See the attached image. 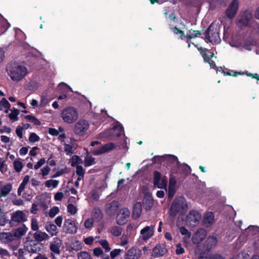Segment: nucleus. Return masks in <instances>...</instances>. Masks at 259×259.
Wrapping results in <instances>:
<instances>
[{
  "label": "nucleus",
  "mask_w": 259,
  "mask_h": 259,
  "mask_svg": "<svg viewBox=\"0 0 259 259\" xmlns=\"http://www.w3.org/2000/svg\"><path fill=\"white\" fill-rule=\"evenodd\" d=\"M33 236L35 239L34 241L38 243V242L48 240L50 238L49 236L46 233L42 232L41 231L34 233Z\"/></svg>",
  "instance_id": "obj_23"
},
{
  "label": "nucleus",
  "mask_w": 259,
  "mask_h": 259,
  "mask_svg": "<svg viewBox=\"0 0 259 259\" xmlns=\"http://www.w3.org/2000/svg\"><path fill=\"white\" fill-rule=\"evenodd\" d=\"M100 245L104 248L105 252H108L110 250L111 248L109 246L108 242L105 239H102L99 241Z\"/></svg>",
  "instance_id": "obj_39"
},
{
  "label": "nucleus",
  "mask_w": 259,
  "mask_h": 259,
  "mask_svg": "<svg viewBox=\"0 0 259 259\" xmlns=\"http://www.w3.org/2000/svg\"><path fill=\"white\" fill-rule=\"evenodd\" d=\"M27 220L26 214L22 210H17L11 213L10 225L13 226L16 224H22Z\"/></svg>",
  "instance_id": "obj_5"
},
{
  "label": "nucleus",
  "mask_w": 259,
  "mask_h": 259,
  "mask_svg": "<svg viewBox=\"0 0 259 259\" xmlns=\"http://www.w3.org/2000/svg\"><path fill=\"white\" fill-rule=\"evenodd\" d=\"M130 211L127 208H122L117 213L116 223L118 225L122 226L125 225L129 218Z\"/></svg>",
  "instance_id": "obj_9"
},
{
  "label": "nucleus",
  "mask_w": 259,
  "mask_h": 259,
  "mask_svg": "<svg viewBox=\"0 0 259 259\" xmlns=\"http://www.w3.org/2000/svg\"><path fill=\"white\" fill-rule=\"evenodd\" d=\"M63 230L66 233L73 234L76 232L77 228L73 221L71 220L67 219L65 220L64 223Z\"/></svg>",
  "instance_id": "obj_16"
},
{
  "label": "nucleus",
  "mask_w": 259,
  "mask_h": 259,
  "mask_svg": "<svg viewBox=\"0 0 259 259\" xmlns=\"http://www.w3.org/2000/svg\"><path fill=\"white\" fill-rule=\"evenodd\" d=\"M142 208L141 206L139 204H136L133 207V215L135 218H139L141 213Z\"/></svg>",
  "instance_id": "obj_32"
},
{
  "label": "nucleus",
  "mask_w": 259,
  "mask_h": 259,
  "mask_svg": "<svg viewBox=\"0 0 259 259\" xmlns=\"http://www.w3.org/2000/svg\"><path fill=\"white\" fill-rule=\"evenodd\" d=\"M250 18L251 15L248 12H245L241 16V18L238 20V22L242 23L243 26H247L249 24Z\"/></svg>",
  "instance_id": "obj_25"
},
{
  "label": "nucleus",
  "mask_w": 259,
  "mask_h": 259,
  "mask_svg": "<svg viewBox=\"0 0 259 259\" xmlns=\"http://www.w3.org/2000/svg\"><path fill=\"white\" fill-rule=\"evenodd\" d=\"M31 227L33 231H37L38 229V226L37 221L35 218H32L31 220Z\"/></svg>",
  "instance_id": "obj_47"
},
{
  "label": "nucleus",
  "mask_w": 259,
  "mask_h": 259,
  "mask_svg": "<svg viewBox=\"0 0 259 259\" xmlns=\"http://www.w3.org/2000/svg\"><path fill=\"white\" fill-rule=\"evenodd\" d=\"M198 51L200 52L201 55H202L204 61H207L206 59L207 58V54H206V52L208 51V49L200 47L198 49Z\"/></svg>",
  "instance_id": "obj_48"
},
{
  "label": "nucleus",
  "mask_w": 259,
  "mask_h": 259,
  "mask_svg": "<svg viewBox=\"0 0 259 259\" xmlns=\"http://www.w3.org/2000/svg\"><path fill=\"white\" fill-rule=\"evenodd\" d=\"M12 185L10 183H8L3 186L1 188L0 192V196L6 197L7 196L10 191L12 190Z\"/></svg>",
  "instance_id": "obj_28"
},
{
  "label": "nucleus",
  "mask_w": 259,
  "mask_h": 259,
  "mask_svg": "<svg viewBox=\"0 0 259 259\" xmlns=\"http://www.w3.org/2000/svg\"><path fill=\"white\" fill-rule=\"evenodd\" d=\"M72 146L70 144H66L64 146V150L67 153V154L72 153Z\"/></svg>",
  "instance_id": "obj_59"
},
{
  "label": "nucleus",
  "mask_w": 259,
  "mask_h": 259,
  "mask_svg": "<svg viewBox=\"0 0 259 259\" xmlns=\"http://www.w3.org/2000/svg\"><path fill=\"white\" fill-rule=\"evenodd\" d=\"M25 244V249L29 252L36 253L40 251L41 248L39 243L29 236L26 238Z\"/></svg>",
  "instance_id": "obj_8"
},
{
  "label": "nucleus",
  "mask_w": 259,
  "mask_h": 259,
  "mask_svg": "<svg viewBox=\"0 0 259 259\" xmlns=\"http://www.w3.org/2000/svg\"><path fill=\"white\" fill-rule=\"evenodd\" d=\"M62 245V240L59 237L53 238V241L50 243V249L52 252L59 255L60 254V247Z\"/></svg>",
  "instance_id": "obj_15"
},
{
  "label": "nucleus",
  "mask_w": 259,
  "mask_h": 259,
  "mask_svg": "<svg viewBox=\"0 0 259 259\" xmlns=\"http://www.w3.org/2000/svg\"><path fill=\"white\" fill-rule=\"evenodd\" d=\"M82 163V159L77 155H74L72 158L71 166L74 167Z\"/></svg>",
  "instance_id": "obj_37"
},
{
  "label": "nucleus",
  "mask_w": 259,
  "mask_h": 259,
  "mask_svg": "<svg viewBox=\"0 0 259 259\" xmlns=\"http://www.w3.org/2000/svg\"><path fill=\"white\" fill-rule=\"evenodd\" d=\"M59 211V209L57 206H54L51 208L49 211V217L54 218Z\"/></svg>",
  "instance_id": "obj_43"
},
{
  "label": "nucleus",
  "mask_w": 259,
  "mask_h": 259,
  "mask_svg": "<svg viewBox=\"0 0 259 259\" xmlns=\"http://www.w3.org/2000/svg\"><path fill=\"white\" fill-rule=\"evenodd\" d=\"M167 252V249L164 244H157L153 249L152 256L154 258L162 256Z\"/></svg>",
  "instance_id": "obj_12"
},
{
  "label": "nucleus",
  "mask_w": 259,
  "mask_h": 259,
  "mask_svg": "<svg viewBox=\"0 0 259 259\" xmlns=\"http://www.w3.org/2000/svg\"><path fill=\"white\" fill-rule=\"evenodd\" d=\"M27 230V227L24 224H22L21 227L15 230L14 231V236L17 238L21 237L25 234Z\"/></svg>",
  "instance_id": "obj_24"
},
{
  "label": "nucleus",
  "mask_w": 259,
  "mask_h": 259,
  "mask_svg": "<svg viewBox=\"0 0 259 259\" xmlns=\"http://www.w3.org/2000/svg\"><path fill=\"white\" fill-rule=\"evenodd\" d=\"M217 238L214 236H210L206 240L207 247L209 249L213 248L217 244Z\"/></svg>",
  "instance_id": "obj_29"
},
{
  "label": "nucleus",
  "mask_w": 259,
  "mask_h": 259,
  "mask_svg": "<svg viewBox=\"0 0 259 259\" xmlns=\"http://www.w3.org/2000/svg\"><path fill=\"white\" fill-rule=\"evenodd\" d=\"M201 219V214L198 211L191 210L186 217V222L192 227H195L198 224Z\"/></svg>",
  "instance_id": "obj_7"
},
{
  "label": "nucleus",
  "mask_w": 259,
  "mask_h": 259,
  "mask_svg": "<svg viewBox=\"0 0 259 259\" xmlns=\"http://www.w3.org/2000/svg\"><path fill=\"white\" fill-rule=\"evenodd\" d=\"M19 114V110L17 109L13 108L11 113L9 115V117L14 121L18 120V115Z\"/></svg>",
  "instance_id": "obj_35"
},
{
  "label": "nucleus",
  "mask_w": 259,
  "mask_h": 259,
  "mask_svg": "<svg viewBox=\"0 0 259 259\" xmlns=\"http://www.w3.org/2000/svg\"><path fill=\"white\" fill-rule=\"evenodd\" d=\"M78 259H92L91 255L87 251H81L78 254Z\"/></svg>",
  "instance_id": "obj_41"
},
{
  "label": "nucleus",
  "mask_w": 259,
  "mask_h": 259,
  "mask_svg": "<svg viewBox=\"0 0 259 259\" xmlns=\"http://www.w3.org/2000/svg\"><path fill=\"white\" fill-rule=\"evenodd\" d=\"M239 2L238 0H232L226 11V16L232 19L235 17L238 10Z\"/></svg>",
  "instance_id": "obj_10"
},
{
  "label": "nucleus",
  "mask_w": 259,
  "mask_h": 259,
  "mask_svg": "<svg viewBox=\"0 0 259 259\" xmlns=\"http://www.w3.org/2000/svg\"><path fill=\"white\" fill-rule=\"evenodd\" d=\"M176 193L175 188L168 187V197L169 199H171Z\"/></svg>",
  "instance_id": "obj_57"
},
{
  "label": "nucleus",
  "mask_w": 259,
  "mask_h": 259,
  "mask_svg": "<svg viewBox=\"0 0 259 259\" xmlns=\"http://www.w3.org/2000/svg\"><path fill=\"white\" fill-rule=\"evenodd\" d=\"M91 198L95 200L98 201L99 199V195L97 191H93L91 193Z\"/></svg>",
  "instance_id": "obj_64"
},
{
  "label": "nucleus",
  "mask_w": 259,
  "mask_h": 259,
  "mask_svg": "<svg viewBox=\"0 0 259 259\" xmlns=\"http://www.w3.org/2000/svg\"><path fill=\"white\" fill-rule=\"evenodd\" d=\"M61 117L65 122L72 123L77 119L78 114L74 107H69L62 111Z\"/></svg>",
  "instance_id": "obj_3"
},
{
  "label": "nucleus",
  "mask_w": 259,
  "mask_h": 259,
  "mask_svg": "<svg viewBox=\"0 0 259 259\" xmlns=\"http://www.w3.org/2000/svg\"><path fill=\"white\" fill-rule=\"evenodd\" d=\"M115 147L116 146L113 143H109L103 145L99 149L94 150L93 152V154L94 155H99L105 153L109 152L115 149Z\"/></svg>",
  "instance_id": "obj_14"
},
{
  "label": "nucleus",
  "mask_w": 259,
  "mask_h": 259,
  "mask_svg": "<svg viewBox=\"0 0 259 259\" xmlns=\"http://www.w3.org/2000/svg\"><path fill=\"white\" fill-rule=\"evenodd\" d=\"M0 256L2 258H4L5 256L10 257V254L7 249L0 248Z\"/></svg>",
  "instance_id": "obj_54"
},
{
  "label": "nucleus",
  "mask_w": 259,
  "mask_h": 259,
  "mask_svg": "<svg viewBox=\"0 0 259 259\" xmlns=\"http://www.w3.org/2000/svg\"><path fill=\"white\" fill-rule=\"evenodd\" d=\"M76 173L78 176L84 177L85 171L83 169L82 166L80 165H76Z\"/></svg>",
  "instance_id": "obj_44"
},
{
  "label": "nucleus",
  "mask_w": 259,
  "mask_h": 259,
  "mask_svg": "<svg viewBox=\"0 0 259 259\" xmlns=\"http://www.w3.org/2000/svg\"><path fill=\"white\" fill-rule=\"evenodd\" d=\"M67 211L71 214H75L77 211V208L73 204H69L67 205Z\"/></svg>",
  "instance_id": "obj_42"
},
{
  "label": "nucleus",
  "mask_w": 259,
  "mask_h": 259,
  "mask_svg": "<svg viewBox=\"0 0 259 259\" xmlns=\"http://www.w3.org/2000/svg\"><path fill=\"white\" fill-rule=\"evenodd\" d=\"M40 140L39 137L34 133H30L29 137V141L31 143H34L39 141Z\"/></svg>",
  "instance_id": "obj_40"
},
{
  "label": "nucleus",
  "mask_w": 259,
  "mask_h": 259,
  "mask_svg": "<svg viewBox=\"0 0 259 259\" xmlns=\"http://www.w3.org/2000/svg\"><path fill=\"white\" fill-rule=\"evenodd\" d=\"M27 184L24 183V182H22L20 185L18 189V195L20 196L21 195L22 192L24 191L26 185Z\"/></svg>",
  "instance_id": "obj_56"
},
{
  "label": "nucleus",
  "mask_w": 259,
  "mask_h": 259,
  "mask_svg": "<svg viewBox=\"0 0 259 259\" xmlns=\"http://www.w3.org/2000/svg\"><path fill=\"white\" fill-rule=\"evenodd\" d=\"M90 124L88 121L84 119L79 120L75 125L74 133L77 136H83L88 130Z\"/></svg>",
  "instance_id": "obj_6"
},
{
  "label": "nucleus",
  "mask_w": 259,
  "mask_h": 259,
  "mask_svg": "<svg viewBox=\"0 0 259 259\" xmlns=\"http://www.w3.org/2000/svg\"><path fill=\"white\" fill-rule=\"evenodd\" d=\"M201 34V31L199 30H194L192 29H190L188 33L185 35V38L186 39V41H188L192 38L198 37Z\"/></svg>",
  "instance_id": "obj_27"
},
{
  "label": "nucleus",
  "mask_w": 259,
  "mask_h": 259,
  "mask_svg": "<svg viewBox=\"0 0 259 259\" xmlns=\"http://www.w3.org/2000/svg\"><path fill=\"white\" fill-rule=\"evenodd\" d=\"M204 35L205 36L204 39L211 43H217L221 41L219 30L212 24L204 31Z\"/></svg>",
  "instance_id": "obj_4"
},
{
  "label": "nucleus",
  "mask_w": 259,
  "mask_h": 259,
  "mask_svg": "<svg viewBox=\"0 0 259 259\" xmlns=\"http://www.w3.org/2000/svg\"><path fill=\"white\" fill-rule=\"evenodd\" d=\"M207 231L205 229L200 228L194 234L192 237L193 243L198 244L202 242L206 237Z\"/></svg>",
  "instance_id": "obj_13"
},
{
  "label": "nucleus",
  "mask_w": 259,
  "mask_h": 259,
  "mask_svg": "<svg viewBox=\"0 0 259 259\" xmlns=\"http://www.w3.org/2000/svg\"><path fill=\"white\" fill-rule=\"evenodd\" d=\"M187 207V204L184 197H176L171 203L169 216L175 218L179 212Z\"/></svg>",
  "instance_id": "obj_2"
},
{
  "label": "nucleus",
  "mask_w": 259,
  "mask_h": 259,
  "mask_svg": "<svg viewBox=\"0 0 259 259\" xmlns=\"http://www.w3.org/2000/svg\"><path fill=\"white\" fill-rule=\"evenodd\" d=\"M8 75L13 81H18L26 76L27 69L16 62H11L7 67Z\"/></svg>",
  "instance_id": "obj_1"
},
{
  "label": "nucleus",
  "mask_w": 259,
  "mask_h": 259,
  "mask_svg": "<svg viewBox=\"0 0 259 259\" xmlns=\"http://www.w3.org/2000/svg\"><path fill=\"white\" fill-rule=\"evenodd\" d=\"M177 182L175 178L172 177H170L168 187L175 188Z\"/></svg>",
  "instance_id": "obj_62"
},
{
  "label": "nucleus",
  "mask_w": 259,
  "mask_h": 259,
  "mask_svg": "<svg viewBox=\"0 0 259 259\" xmlns=\"http://www.w3.org/2000/svg\"><path fill=\"white\" fill-rule=\"evenodd\" d=\"M141 254V251L135 247L130 249L124 255L125 259H139Z\"/></svg>",
  "instance_id": "obj_17"
},
{
  "label": "nucleus",
  "mask_w": 259,
  "mask_h": 259,
  "mask_svg": "<svg viewBox=\"0 0 259 259\" xmlns=\"http://www.w3.org/2000/svg\"><path fill=\"white\" fill-rule=\"evenodd\" d=\"M182 172L185 175H188L190 173L191 167L187 164H185L181 167Z\"/></svg>",
  "instance_id": "obj_45"
},
{
  "label": "nucleus",
  "mask_w": 259,
  "mask_h": 259,
  "mask_svg": "<svg viewBox=\"0 0 259 259\" xmlns=\"http://www.w3.org/2000/svg\"><path fill=\"white\" fill-rule=\"evenodd\" d=\"M167 184V179L166 177H163L161 180V183H159V185H158V187H157L158 188L160 189H165L166 188Z\"/></svg>",
  "instance_id": "obj_49"
},
{
  "label": "nucleus",
  "mask_w": 259,
  "mask_h": 259,
  "mask_svg": "<svg viewBox=\"0 0 259 259\" xmlns=\"http://www.w3.org/2000/svg\"><path fill=\"white\" fill-rule=\"evenodd\" d=\"M64 196L62 192H58L55 194L54 199L56 201H61Z\"/></svg>",
  "instance_id": "obj_61"
},
{
  "label": "nucleus",
  "mask_w": 259,
  "mask_h": 259,
  "mask_svg": "<svg viewBox=\"0 0 259 259\" xmlns=\"http://www.w3.org/2000/svg\"><path fill=\"white\" fill-rule=\"evenodd\" d=\"M144 240H147L153 235L154 226H146L140 232Z\"/></svg>",
  "instance_id": "obj_18"
},
{
  "label": "nucleus",
  "mask_w": 259,
  "mask_h": 259,
  "mask_svg": "<svg viewBox=\"0 0 259 259\" xmlns=\"http://www.w3.org/2000/svg\"><path fill=\"white\" fill-rule=\"evenodd\" d=\"M154 179H153V185L154 187H158L159 183L161 179V173L158 171H155L154 172Z\"/></svg>",
  "instance_id": "obj_30"
},
{
  "label": "nucleus",
  "mask_w": 259,
  "mask_h": 259,
  "mask_svg": "<svg viewBox=\"0 0 259 259\" xmlns=\"http://www.w3.org/2000/svg\"><path fill=\"white\" fill-rule=\"evenodd\" d=\"M46 162L45 158H42L40 159L34 165V168L37 169L40 168Z\"/></svg>",
  "instance_id": "obj_53"
},
{
  "label": "nucleus",
  "mask_w": 259,
  "mask_h": 259,
  "mask_svg": "<svg viewBox=\"0 0 259 259\" xmlns=\"http://www.w3.org/2000/svg\"><path fill=\"white\" fill-rule=\"evenodd\" d=\"M92 217L94 221L100 222L103 218L102 210L98 207H94L92 211Z\"/></svg>",
  "instance_id": "obj_20"
},
{
  "label": "nucleus",
  "mask_w": 259,
  "mask_h": 259,
  "mask_svg": "<svg viewBox=\"0 0 259 259\" xmlns=\"http://www.w3.org/2000/svg\"><path fill=\"white\" fill-rule=\"evenodd\" d=\"M13 165L15 170L17 172H20L23 167L22 162L18 160H15L14 161Z\"/></svg>",
  "instance_id": "obj_36"
},
{
  "label": "nucleus",
  "mask_w": 259,
  "mask_h": 259,
  "mask_svg": "<svg viewBox=\"0 0 259 259\" xmlns=\"http://www.w3.org/2000/svg\"><path fill=\"white\" fill-rule=\"evenodd\" d=\"M10 220L7 216V213L4 210L0 209V226H4L6 224L10 225Z\"/></svg>",
  "instance_id": "obj_26"
},
{
  "label": "nucleus",
  "mask_w": 259,
  "mask_h": 259,
  "mask_svg": "<svg viewBox=\"0 0 259 259\" xmlns=\"http://www.w3.org/2000/svg\"><path fill=\"white\" fill-rule=\"evenodd\" d=\"M214 222V214L212 212H207L204 215L203 223L206 227H209Z\"/></svg>",
  "instance_id": "obj_22"
},
{
  "label": "nucleus",
  "mask_w": 259,
  "mask_h": 259,
  "mask_svg": "<svg viewBox=\"0 0 259 259\" xmlns=\"http://www.w3.org/2000/svg\"><path fill=\"white\" fill-rule=\"evenodd\" d=\"M122 229L118 226H113L110 230L112 235L115 237L120 236L122 232Z\"/></svg>",
  "instance_id": "obj_33"
},
{
  "label": "nucleus",
  "mask_w": 259,
  "mask_h": 259,
  "mask_svg": "<svg viewBox=\"0 0 259 259\" xmlns=\"http://www.w3.org/2000/svg\"><path fill=\"white\" fill-rule=\"evenodd\" d=\"M59 183V182L58 180H49L45 182V185L48 188L52 186L54 188H55L58 186Z\"/></svg>",
  "instance_id": "obj_38"
},
{
  "label": "nucleus",
  "mask_w": 259,
  "mask_h": 259,
  "mask_svg": "<svg viewBox=\"0 0 259 259\" xmlns=\"http://www.w3.org/2000/svg\"><path fill=\"white\" fill-rule=\"evenodd\" d=\"M176 247V253L177 255L182 254L185 253V249L182 247L181 243L177 244Z\"/></svg>",
  "instance_id": "obj_51"
},
{
  "label": "nucleus",
  "mask_w": 259,
  "mask_h": 259,
  "mask_svg": "<svg viewBox=\"0 0 259 259\" xmlns=\"http://www.w3.org/2000/svg\"><path fill=\"white\" fill-rule=\"evenodd\" d=\"M119 207V203L118 201L113 200L109 203H107L105 206V213L109 216L114 215Z\"/></svg>",
  "instance_id": "obj_11"
},
{
  "label": "nucleus",
  "mask_w": 259,
  "mask_h": 259,
  "mask_svg": "<svg viewBox=\"0 0 259 259\" xmlns=\"http://www.w3.org/2000/svg\"><path fill=\"white\" fill-rule=\"evenodd\" d=\"M171 29L173 30L174 33L177 34H180V38L181 39H183V37H185V35L184 34V31L179 29L177 26H175L174 27L171 28Z\"/></svg>",
  "instance_id": "obj_46"
},
{
  "label": "nucleus",
  "mask_w": 259,
  "mask_h": 259,
  "mask_svg": "<svg viewBox=\"0 0 259 259\" xmlns=\"http://www.w3.org/2000/svg\"><path fill=\"white\" fill-rule=\"evenodd\" d=\"M96 163L95 158L92 156H87L84 160V166L89 167Z\"/></svg>",
  "instance_id": "obj_31"
},
{
  "label": "nucleus",
  "mask_w": 259,
  "mask_h": 259,
  "mask_svg": "<svg viewBox=\"0 0 259 259\" xmlns=\"http://www.w3.org/2000/svg\"><path fill=\"white\" fill-rule=\"evenodd\" d=\"M0 106L1 110H3V107L7 109V110L5 111L6 113H8V110H9L11 107L10 104L5 98H3L0 101Z\"/></svg>",
  "instance_id": "obj_34"
},
{
  "label": "nucleus",
  "mask_w": 259,
  "mask_h": 259,
  "mask_svg": "<svg viewBox=\"0 0 259 259\" xmlns=\"http://www.w3.org/2000/svg\"><path fill=\"white\" fill-rule=\"evenodd\" d=\"M122 250L120 249H114L110 252V257L113 259L118 255Z\"/></svg>",
  "instance_id": "obj_50"
},
{
  "label": "nucleus",
  "mask_w": 259,
  "mask_h": 259,
  "mask_svg": "<svg viewBox=\"0 0 259 259\" xmlns=\"http://www.w3.org/2000/svg\"><path fill=\"white\" fill-rule=\"evenodd\" d=\"M82 244L81 243L77 241L76 244H74L72 247V249L75 251H78L82 248Z\"/></svg>",
  "instance_id": "obj_63"
},
{
  "label": "nucleus",
  "mask_w": 259,
  "mask_h": 259,
  "mask_svg": "<svg viewBox=\"0 0 259 259\" xmlns=\"http://www.w3.org/2000/svg\"><path fill=\"white\" fill-rule=\"evenodd\" d=\"M51 169L49 166L47 165L41 169L42 175L46 176L48 175Z\"/></svg>",
  "instance_id": "obj_60"
},
{
  "label": "nucleus",
  "mask_w": 259,
  "mask_h": 259,
  "mask_svg": "<svg viewBox=\"0 0 259 259\" xmlns=\"http://www.w3.org/2000/svg\"><path fill=\"white\" fill-rule=\"evenodd\" d=\"M94 225V221L88 219L84 222V227L87 229H91L93 227Z\"/></svg>",
  "instance_id": "obj_52"
},
{
  "label": "nucleus",
  "mask_w": 259,
  "mask_h": 259,
  "mask_svg": "<svg viewBox=\"0 0 259 259\" xmlns=\"http://www.w3.org/2000/svg\"><path fill=\"white\" fill-rule=\"evenodd\" d=\"M45 229L51 236L56 235L58 233L56 226L51 222L46 223Z\"/></svg>",
  "instance_id": "obj_21"
},
{
  "label": "nucleus",
  "mask_w": 259,
  "mask_h": 259,
  "mask_svg": "<svg viewBox=\"0 0 259 259\" xmlns=\"http://www.w3.org/2000/svg\"><path fill=\"white\" fill-rule=\"evenodd\" d=\"M23 127H22L21 126L19 125L16 128V133L20 138H22L23 137Z\"/></svg>",
  "instance_id": "obj_55"
},
{
  "label": "nucleus",
  "mask_w": 259,
  "mask_h": 259,
  "mask_svg": "<svg viewBox=\"0 0 259 259\" xmlns=\"http://www.w3.org/2000/svg\"><path fill=\"white\" fill-rule=\"evenodd\" d=\"M103 250L100 247H96L94 249L93 253L95 256H99L103 254Z\"/></svg>",
  "instance_id": "obj_58"
},
{
  "label": "nucleus",
  "mask_w": 259,
  "mask_h": 259,
  "mask_svg": "<svg viewBox=\"0 0 259 259\" xmlns=\"http://www.w3.org/2000/svg\"><path fill=\"white\" fill-rule=\"evenodd\" d=\"M162 157H159V156H155L152 158V161L154 163L157 162H160V159ZM163 157L164 158L165 160L168 161L170 163H175V162L179 163L178 157L176 156L173 155H166Z\"/></svg>",
  "instance_id": "obj_19"
}]
</instances>
